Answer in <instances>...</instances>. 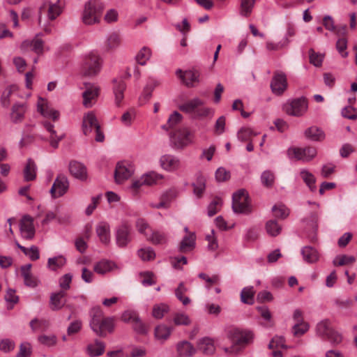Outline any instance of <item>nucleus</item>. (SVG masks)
<instances>
[{"mask_svg": "<svg viewBox=\"0 0 357 357\" xmlns=\"http://www.w3.org/2000/svg\"><path fill=\"white\" fill-rule=\"evenodd\" d=\"M114 93L115 96V102L117 106H119L121 104V102L123 99V92L126 90V84L123 80H114Z\"/></svg>", "mask_w": 357, "mask_h": 357, "instance_id": "obj_33", "label": "nucleus"}, {"mask_svg": "<svg viewBox=\"0 0 357 357\" xmlns=\"http://www.w3.org/2000/svg\"><path fill=\"white\" fill-rule=\"evenodd\" d=\"M195 234L189 233L185 236L179 244L178 250L182 253H186L192 251L195 247Z\"/></svg>", "mask_w": 357, "mask_h": 357, "instance_id": "obj_24", "label": "nucleus"}, {"mask_svg": "<svg viewBox=\"0 0 357 357\" xmlns=\"http://www.w3.org/2000/svg\"><path fill=\"white\" fill-rule=\"evenodd\" d=\"M66 264V259L63 256H58L49 258L47 261V266L52 271L61 268Z\"/></svg>", "mask_w": 357, "mask_h": 357, "instance_id": "obj_51", "label": "nucleus"}, {"mask_svg": "<svg viewBox=\"0 0 357 357\" xmlns=\"http://www.w3.org/2000/svg\"><path fill=\"white\" fill-rule=\"evenodd\" d=\"M100 332L99 331H95L96 335L100 337H105L106 336L105 331H107L109 333H112L114 331V319L112 317H106L104 318L100 324Z\"/></svg>", "mask_w": 357, "mask_h": 357, "instance_id": "obj_37", "label": "nucleus"}, {"mask_svg": "<svg viewBox=\"0 0 357 357\" xmlns=\"http://www.w3.org/2000/svg\"><path fill=\"white\" fill-rule=\"evenodd\" d=\"M131 231L130 226L127 224H122L116 227L115 241L119 248H124L131 242Z\"/></svg>", "mask_w": 357, "mask_h": 357, "instance_id": "obj_9", "label": "nucleus"}, {"mask_svg": "<svg viewBox=\"0 0 357 357\" xmlns=\"http://www.w3.org/2000/svg\"><path fill=\"white\" fill-rule=\"evenodd\" d=\"M304 135L307 139L314 142H321L325 138L324 131L317 126H311L307 128Z\"/></svg>", "mask_w": 357, "mask_h": 357, "instance_id": "obj_29", "label": "nucleus"}, {"mask_svg": "<svg viewBox=\"0 0 357 357\" xmlns=\"http://www.w3.org/2000/svg\"><path fill=\"white\" fill-rule=\"evenodd\" d=\"M137 255L142 261L153 260L155 257V253L151 247L141 248L138 250Z\"/></svg>", "mask_w": 357, "mask_h": 357, "instance_id": "obj_50", "label": "nucleus"}, {"mask_svg": "<svg viewBox=\"0 0 357 357\" xmlns=\"http://www.w3.org/2000/svg\"><path fill=\"white\" fill-rule=\"evenodd\" d=\"M66 292L60 290L58 292L52 293L50 298V307L53 311L61 310L66 305L65 297Z\"/></svg>", "mask_w": 357, "mask_h": 357, "instance_id": "obj_19", "label": "nucleus"}, {"mask_svg": "<svg viewBox=\"0 0 357 357\" xmlns=\"http://www.w3.org/2000/svg\"><path fill=\"white\" fill-rule=\"evenodd\" d=\"M36 165L35 162L29 158L24 169V177L26 181H33L36 177Z\"/></svg>", "mask_w": 357, "mask_h": 357, "instance_id": "obj_35", "label": "nucleus"}, {"mask_svg": "<svg viewBox=\"0 0 357 357\" xmlns=\"http://www.w3.org/2000/svg\"><path fill=\"white\" fill-rule=\"evenodd\" d=\"M289 156H294L298 160L309 162L317 155V150L314 147L307 146L302 148H290L288 150Z\"/></svg>", "mask_w": 357, "mask_h": 357, "instance_id": "obj_11", "label": "nucleus"}, {"mask_svg": "<svg viewBox=\"0 0 357 357\" xmlns=\"http://www.w3.org/2000/svg\"><path fill=\"white\" fill-rule=\"evenodd\" d=\"M309 53L310 62L316 67H320L322 65L324 55L315 52L312 49L310 50Z\"/></svg>", "mask_w": 357, "mask_h": 357, "instance_id": "obj_60", "label": "nucleus"}, {"mask_svg": "<svg viewBox=\"0 0 357 357\" xmlns=\"http://www.w3.org/2000/svg\"><path fill=\"white\" fill-rule=\"evenodd\" d=\"M169 310V307L165 303L155 305L153 307L152 315L155 319H162Z\"/></svg>", "mask_w": 357, "mask_h": 357, "instance_id": "obj_49", "label": "nucleus"}, {"mask_svg": "<svg viewBox=\"0 0 357 357\" xmlns=\"http://www.w3.org/2000/svg\"><path fill=\"white\" fill-rule=\"evenodd\" d=\"M179 109L186 114L192 115L193 119H199L213 115L212 109L205 106V102L199 98H194L178 107Z\"/></svg>", "mask_w": 357, "mask_h": 357, "instance_id": "obj_2", "label": "nucleus"}, {"mask_svg": "<svg viewBox=\"0 0 357 357\" xmlns=\"http://www.w3.org/2000/svg\"><path fill=\"white\" fill-rule=\"evenodd\" d=\"M44 100L43 98L39 99L38 102V110L43 116L52 119L53 121H56L59 116V112L49 108L47 105L42 102Z\"/></svg>", "mask_w": 357, "mask_h": 357, "instance_id": "obj_30", "label": "nucleus"}, {"mask_svg": "<svg viewBox=\"0 0 357 357\" xmlns=\"http://www.w3.org/2000/svg\"><path fill=\"white\" fill-rule=\"evenodd\" d=\"M342 115L347 119L355 120L357 119V109L353 107H345L342 110Z\"/></svg>", "mask_w": 357, "mask_h": 357, "instance_id": "obj_64", "label": "nucleus"}, {"mask_svg": "<svg viewBox=\"0 0 357 357\" xmlns=\"http://www.w3.org/2000/svg\"><path fill=\"white\" fill-rule=\"evenodd\" d=\"M176 74L188 87H193L195 83H199V82L200 73L194 68L184 72L181 69H178Z\"/></svg>", "mask_w": 357, "mask_h": 357, "instance_id": "obj_13", "label": "nucleus"}, {"mask_svg": "<svg viewBox=\"0 0 357 357\" xmlns=\"http://www.w3.org/2000/svg\"><path fill=\"white\" fill-rule=\"evenodd\" d=\"M306 222L307 230V237L310 241H315L317 240V231L318 228V214L317 213H312L308 218L303 220Z\"/></svg>", "mask_w": 357, "mask_h": 357, "instance_id": "obj_18", "label": "nucleus"}, {"mask_svg": "<svg viewBox=\"0 0 357 357\" xmlns=\"http://www.w3.org/2000/svg\"><path fill=\"white\" fill-rule=\"evenodd\" d=\"M105 344L103 342L96 340L93 343L89 344L86 347V354L90 357L100 356L105 352Z\"/></svg>", "mask_w": 357, "mask_h": 357, "instance_id": "obj_27", "label": "nucleus"}, {"mask_svg": "<svg viewBox=\"0 0 357 357\" xmlns=\"http://www.w3.org/2000/svg\"><path fill=\"white\" fill-rule=\"evenodd\" d=\"M27 47H31V50L37 54H42L43 52L44 42L36 36L31 41L25 40L21 45L22 49H24Z\"/></svg>", "mask_w": 357, "mask_h": 357, "instance_id": "obj_31", "label": "nucleus"}, {"mask_svg": "<svg viewBox=\"0 0 357 357\" xmlns=\"http://www.w3.org/2000/svg\"><path fill=\"white\" fill-rule=\"evenodd\" d=\"M151 55V50L146 47H144L137 53V54L135 56V59L137 63H139L141 66H144L146 65V61L150 59Z\"/></svg>", "mask_w": 357, "mask_h": 357, "instance_id": "obj_45", "label": "nucleus"}, {"mask_svg": "<svg viewBox=\"0 0 357 357\" xmlns=\"http://www.w3.org/2000/svg\"><path fill=\"white\" fill-rule=\"evenodd\" d=\"M255 3V0H241L240 14L242 16H249Z\"/></svg>", "mask_w": 357, "mask_h": 357, "instance_id": "obj_48", "label": "nucleus"}, {"mask_svg": "<svg viewBox=\"0 0 357 357\" xmlns=\"http://www.w3.org/2000/svg\"><path fill=\"white\" fill-rule=\"evenodd\" d=\"M120 43L121 39L119 35L116 32H113L107 36L105 46L107 50H111L118 47Z\"/></svg>", "mask_w": 357, "mask_h": 357, "instance_id": "obj_41", "label": "nucleus"}, {"mask_svg": "<svg viewBox=\"0 0 357 357\" xmlns=\"http://www.w3.org/2000/svg\"><path fill=\"white\" fill-rule=\"evenodd\" d=\"M226 335L233 343L231 347H225L227 354H237L241 349V346L248 343L253 337L250 331H243L238 328L229 327L226 330Z\"/></svg>", "mask_w": 357, "mask_h": 357, "instance_id": "obj_1", "label": "nucleus"}, {"mask_svg": "<svg viewBox=\"0 0 357 357\" xmlns=\"http://www.w3.org/2000/svg\"><path fill=\"white\" fill-rule=\"evenodd\" d=\"M307 100L303 96L289 100L283 107L287 114L294 116H303L307 112Z\"/></svg>", "mask_w": 357, "mask_h": 357, "instance_id": "obj_6", "label": "nucleus"}, {"mask_svg": "<svg viewBox=\"0 0 357 357\" xmlns=\"http://www.w3.org/2000/svg\"><path fill=\"white\" fill-rule=\"evenodd\" d=\"M100 59L98 55L90 54L86 56L81 67V73L83 76L93 77L100 70Z\"/></svg>", "mask_w": 357, "mask_h": 357, "instance_id": "obj_7", "label": "nucleus"}, {"mask_svg": "<svg viewBox=\"0 0 357 357\" xmlns=\"http://www.w3.org/2000/svg\"><path fill=\"white\" fill-rule=\"evenodd\" d=\"M178 194L176 188H171L164 192L160 196V199H162L167 205L173 199H174Z\"/></svg>", "mask_w": 357, "mask_h": 357, "instance_id": "obj_57", "label": "nucleus"}, {"mask_svg": "<svg viewBox=\"0 0 357 357\" xmlns=\"http://www.w3.org/2000/svg\"><path fill=\"white\" fill-rule=\"evenodd\" d=\"M32 353L31 346L29 342H23L20 345L19 352L16 357H29Z\"/></svg>", "mask_w": 357, "mask_h": 357, "instance_id": "obj_62", "label": "nucleus"}, {"mask_svg": "<svg viewBox=\"0 0 357 357\" xmlns=\"http://www.w3.org/2000/svg\"><path fill=\"white\" fill-rule=\"evenodd\" d=\"M232 209L236 213L249 214L251 213L249 195L245 190L241 189L233 194Z\"/></svg>", "mask_w": 357, "mask_h": 357, "instance_id": "obj_5", "label": "nucleus"}, {"mask_svg": "<svg viewBox=\"0 0 357 357\" xmlns=\"http://www.w3.org/2000/svg\"><path fill=\"white\" fill-rule=\"evenodd\" d=\"M222 204V199L220 197H215L208 206V215L210 217L215 215Z\"/></svg>", "mask_w": 357, "mask_h": 357, "instance_id": "obj_53", "label": "nucleus"}, {"mask_svg": "<svg viewBox=\"0 0 357 357\" xmlns=\"http://www.w3.org/2000/svg\"><path fill=\"white\" fill-rule=\"evenodd\" d=\"M69 182L67 177L63 174H59L56 178L51 189L50 193L54 198L63 196L68 190Z\"/></svg>", "mask_w": 357, "mask_h": 357, "instance_id": "obj_12", "label": "nucleus"}, {"mask_svg": "<svg viewBox=\"0 0 357 357\" xmlns=\"http://www.w3.org/2000/svg\"><path fill=\"white\" fill-rule=\"evenodd\" d=\"M309 329V324L307 322L295 324L292 327V332L295 336H301Z\"/></svg>", "mask_w": 357, "mask_h": 357, "instance_id": "obj_59", "label": "nucleus"}, {"mask_svg": "<svg viewBox=\"0 0 357 357\" xmlns=\"http://www.w3.org/2000/svg\"><path fill=\"white\" fill-rule=\"evenodd\" d=\"M68 169L70 173L75 178L86 181L87 178V169L86 166L77 160H72L69 163Z\"/></svg>", "mask_w": 357, "mask_h": 357, "instance_id": "obj_17", "label": "nucleus"}, {"mask_svg": "<svg viewBox=\"0 0 357 357\" xmlns=\"http://www.w3.org/2000/svg\"><path fill=\"white\" fill-rule=\"evenodd\" d=\"M114 266V264L108 260H102L94 265L93 270L98 274H105L110 271Z\"/></svg>", "mask_w": 357, "mask_h": 357, "instance_id": "obj_43", "label": "nucleus"}, {"mask_svg": "<svg viewBox=\"0 0 357 357\" xmlns=\"http://www.w3.org/2000/svg\"><path fill=\"white\" fill-rule=\"evenodd\" d=\"M301 255L303 260L307 263H314L319 259V253L315 248L312 246H305L301 250Z\"/></svg>", "mask_w": 357, "mask_h": 357, "instance_id": "obj_32", "label": "nucleus"}, {"mask_svg": "<svg viewBox=\"0 0 357 357\" xmlns=\"http://www.w3.org/2000/svg\"><path fill=\"white\" fill-rule=\"evenodd\" d=\"M255 291L253 287H247L242 289L241 292V301L243 303L252 305L254 303V296Z\"/></svg>", "mask_w": 357, "mask_h": 357, "instance_id": "obj_42", "label": "nucleus"}, {"mask_svg": "<svg viewBox=\"0 0 357 357\" xmlns=\"http://www.w3.org/2000/svg\"><path fill=\"white\" fill-rule=\"evenodd\" d=\"M5 300L7 303L11 304V306L8 307V308L12 309L13 305L19 301V297L16 295L15 290L10 288L8 289L5 295Z\"/></svg>", "mask_w": 357, "mask_h": 357, "instance_id": "obj_58", "label": "nucleus"}, {"mask_svg": "<svg viewBox=\"0 0 357 357\" xmlns=\"http://www.w3.org/2000/svg\"><path fill=\"white\" fill-rule=\"evenodd\" d=\"M86 90L82 93L83 105L86 107H91L93 105V100L99 96L100 88L91 83L84 84Z\"/></svg>", "mask_w": 357, "mask_h": 357, "instance_id": "obj_16", "label": "nucleus"}, {"mask_svg": "<svg viewBox=\"0 0 357 357\" xmlns=\"http://www.w3.org/2000/svg\"><path fill=\"white\" fill-rule=\"evenodd\" d=\"M26 111V105L25 103H15L11 109L10 118L13 123L21 122L24 117Z\"/></svg>", "mask_w": 357, "mask_h": 357, "instance_id": "obj_23", "label": "nucleus"}, {"mask_svg": "<svg viewBox=\"0 0 357 357\" xmlns=\"http://www.w3.org/2000/svg\"><path fill=\"white\" fill-rule=\"evenodd\" d=\"M356 259L353 256H348L346 255H337L333 261L334 266H344L353 264Z\"/></svg>", "mask_w": 357, "mask_h": 357, "instance_id": "obj_52", "label": "nucleus"}, {"mask_svg": "<svg viewBox=\"0 0 357 357\" xmlns=\"http://www.w3.org/2000/svg\"><path fill=\"white\" fill-rule=\"evenodd\" d=\"M31 264H26L21 267L22 275L24 278V284L29 287H36L38 284V280L31 274Z\"/></svg>", "mask_w": 357, "mask_h": 357, "instance_id": "obj_28", "label": "nucleus"}, {"mask_svg": "<svg viewBox=\"0 0 357 357\" xmlns=\"http://www.w3.org/2000/svg\"><path fill=\"white\" fill-rule=\"evenodd\" d=\"M33 220L29 215H24L20 221V232L23 238L31 240L35 235Z\"/></svg>", "mask_w": 357, "mask_h": 357, "instance_id": "obj_15", "label": "nucleus"}, {"mask_svg": "<svg viewBox=\"0 0 357 357\" xmlns=\"http://www.w3.org/2000/svg\"><path fill=\"white\" fill-rule=\"evenodd\" d=\"M43 126L45 128L50 132V145L56 149L59 146V143L63 138L64 135H61L60 136L56 135V131L54 130V125L50 122L45 121L43 123Z\"/></svg>", "mask_w": 357, "mask_h": 357, "instance_id": "obj_36", "label": "nucleus"}, {"mask_svg": "<svg viewBox=\"0 0 357 357\" xmlns=\"http://www.w3.org/2000/svg\"><path fill=\"white\" fill-rule=\"evenodd\" d=\"M91 320L90 321V326L91 329L95 331H100V324L102 321L104 317L103 312L100 307H93L91 311Z\"/></svg>", "mask_w": 357, "mask_h": 357, "instance_id": "obj_25", "label": "nucleus"}, {"mask_svg": "<svg viewBox=\"0 0 357 357\" xmlns=\"http://www.w3.org/2000/svg\"><path fill=\"white\" fill-rule=\"evenodd\" d=\"M198 349L204 354H213L215 350L213 340L209 337L201 339L198 343Z\"/></svg>", "mask_w": 357, "mask_h": 357, "instance_id": "obj_34", "label": "nucleus"}, {"mask_svg": "<svg viewBox=\"0 0 357 357\" xmlns=\"http://www.w3.org/2000/svg\"><path fill=\"white\" fill-rule=\"evenodd\" d=\"M195 181L192 183L193 193L198 198H201L206 190V178L200 172L197 173Z\"/></svg>", "mask_w": 357, "mask_h": 357, "instance_id": "obj_22", "label": "nucleus"}, {"mask_svg": "<svg viewBox=\"0 0 357 357\" xmlns=\"http://www.w3.org/2000/svg\"><path fill=\"white\" fill-rule=\"evenodd\" d=\"M103 9L104 4L100 0H89L84 5L83 22L88 25L98 22Z\"/></svg>", "mask_w": 357, "mask_h": 357, "instance_id": "obj_3", "label": "nucleus"}, {"mask_svg": "<svg viewBox=\"0 0 357 357\" xmlns=\"http://www.w3.org/2000/svg\"><path fill=\"white\" fill-rule=\"evenodd\" d=\"M257 309L261 317L269 324V326H273L272 314L269 309L266 306L257 307Z\"/></svg>", "mask_w": 357, "mask_h": 357, "instance_id": "obj_63", "label": "nucleus"}, {"mask_svg": "<svg viewBox=\"0 0 357 357\" xmlns=\"http://www.w3.org/2000/svg\"><path fill=\"white\" fill-rule=\"evenodd\" d=\"M272 211L275 218L285 219L289 215V210L283 204H276L272 208Z\"/></svg>", "mask_w": 357, "mask_h": 357, "instance_id": "obj_47", "label": "nucleus"}, {"mask_svg": "<svg viewBox=\"0 0 357 357\" xmlns=\"http://www.w3.org/2000/svg\"><path fill=\"white\" fill-rule=\"evenodd\" d=\"M178 355L183 357H191L196 353V349L188 341L184 340L178 342L176 345Z\"/></svg>", "mask_w": 357, "mask_h": 357, "instance_id": "obj_26", "label": "nucleus"}, {"mask_svg": "<svg viewBox=\"0 0 357 357\" xmlns=\"http://www.w3.org/2000/svg\"><path fill=\"white\" fill-rule=\"evenodd\" d=\"M267 234L273 237L278 236L282 231V227L275 220H269L265 224Z\"/></svg>", "mask_w": 357, "mask_h": 357, "instance_id": "obj_39", "label": "nucleus"}, {"mask_svg": "<svg viewBox=\"0 0 357 357\" xmlns=\"http://www.w3.org/2000/svg\"><path fill=\"white\" fill-rule=\"evenodd\" d=\"M172 328L165 325L161 324L155 328V337L157 340L165 341L169 338L171 335Z\"/></svg>", "mask_w": 357, "mask_h": 357, "instance_id": "obj_40", "label": "nucleus"}, {"mask_svg": "<svg viewBox=\"0 0 357 357\" xmlns=\"http://www.w3.org/2000/svg\"><path fill=\"white\" fill-rule=\"evenodd\" d=\"M270 87L273 94L282 96L288 87L286 74L280 70L275 71L271 81Z\"/></svg>", "mask_w": 357, "mask_h": 357, "instance_id": "obj_8", "label": "nucleus"}, {"mask_svg": "<svg viewBox=\"0 0 357 357\" xmlns=\"http://www.w3.org/2000/svg\"><path fill=\"white\" fill-rule=\"evenodd\" d=\"M96 232L99 238L100 241L108 245L110 242V226L106 222H99L96 228Z\"/></svg>", "mask_w": 357, "mask_h": 357, "instance_id": "obj_21", "label": "nucleus"}, {"mask_svg": "<svg viewBox=\"0 0 357 357\" xmlns=\"http://www.w3.org/2000/svg\"><path fill=\"white\" fill-rule=\"evenodd\" d=\"M301 176L304 181V182L306 183V185L309 187L311 191H315L316 190V185H315V177L312 174L309 172L307 170H302L301 172Z\"/></svg>", "mask_w": 357, "mask_h": 357, "instance_id": "obj_46", "label": "nucleus"}, {"mask_svg": "<svg viewBox=\"0 0 357 357\" xmlns=\"http://www.w3.org/2000/svg\"><path fill=\"white\" fill-rule=\"evenodd\" d=\"M190 132L187 128H182L171 134L170 138L174 146L181 149L190 144Z\"/></svg>", "mask_w": 357, "mask_h": 357, "instance_id": "obj_14", "label": "nucleus"}, {"mask_svg": "<svg viewBox=\"0 0 357 357\" xmlns=\"http://www.w3.org/2000/svg\"><path fill=\"white\" fill-rule=\"evenodd\" d=\"M325 340L329 341L333 345H337L342 341V335L337 331L332 328Z\"/></svg>", "mask_w": 357, "mask_h": 357, "instance_id": "obj_56", "label": "nucleus"}, {"mask_svg": "<svg viewBox=\"0 0 357 357\" xmlns=\"http://www.w3.org/2000/svg\"><path fill=\"white\" fill-rule=\"evenodd\" d=\"M162 169L168 172H174L179 169L181 162L179 159L172 155H164L160 159Z\"/></svg>", "mask_w": 357, "mask_h": 357, "instance_id": "obj_20", "label": "nucleus"}, {"mask_svg": "<svg viewBox=\"0 0 357 357\" xmlns=\"http://www.w3.org/2000/svg\"><path fill=\"white\" fill-rule=\"evenodd\" d=\"M332 329L331 324L328 319H325L317 324L316 331L317 334L325 339V337L329 333V331Z\"/></svg>", "mask_w": 357, "mask_h": 357, "instance_id": "obj_44", "label": "nucleus"}, {"mask_svg": "<svg viewBox=\"0 0 357 357\" xmlns=\"http://www.w3.org/2000/svg\"><path fill=\"white\" fill-rule=\"evenodd\" d=\"M147 240L155 245H158L165 243L167 241V238L164 233L155 231L152 232L151 236L148 237Z\"/></svg>", "mask_w": 357, "mask_h": 357, "instance_id": "obj_54", "label": "nucleus"}, {"mask_svg": "<svg viewBox=\"0 0 357 357\" xmlns=\"http://www.w3.org/2000/svg\"><path fill=\"white\" fill-rule=\"evenodd\" d=\"M252 135L254 133L250 128H242L238 130L237 137L241 142H248L250 140Z\"/></svg>", "mask_w": 357, "mask_h": 357, "instance_id": "obj_61", "label": "nucleus"}, {"mask_svg": "<svg viewBox=\"0 0 357 357\" xmlns=\"http://www.w3.org/2000/svg\"><path fill=\"white\" fill-rule=\"evenodd\" d=\"M93 129H94L96 132V141L98 142H102L105 140V135L101 131L100 126L96 115L93 112H90L86 114L83 117V133L85 135H89L92 132Z\"/></svg>", "mask_w": 357, "mask_h": 357, "instance_id": "obj_4", "label": "nucleus"}, {"mask_svg": "<svg viewBox=\"0 0 357 357\" xmlns=\"http://www.w3.org/2000/svg\"><path fill=\"white\" fill-rule=\"evenodd\" d=\"M17 90V87L15 85H10L6 88L2 93L1 97V104L2 107L8 108L10 105V97Z\"/></svg>", "mask_w": 357, "mask_h": 357, "instance_id": "obj_38", "label": "nucleus"}, {"mask_svg": "<svg viewBox=\"0 0 357 357\" xmlns=\"http://www.w3.org/2000/svg\"><path fill=\"white\" fill-rule=\"evenodd\" d=\"M134 172V166L130 162L126 161L118 162L114 172L116 182L121 183L128 179L133 174Z\"/></svg>", "mask_w": 357, "mask_h": 357, "instance_id": "obj_10", "label": "nucleus"}, {"mask_svg": "<svg viewBox=\"0 0 357 357\" xmlns=\"http://www.w3.org/2000/svg\"><path fill=\"white\" fill-rule=\"evenodd\" d=\"M262 184L266 188L273 186L275 181V176L273 172L269 170L264 171L261 176Z\"/></svg>", "mask_w": 357, "mask_h": 357, "instance_id": "obj_55", "label": "nucleus"}]
</instances>
